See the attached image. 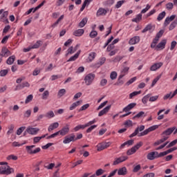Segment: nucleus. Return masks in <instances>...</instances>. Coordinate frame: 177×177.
Listing matches in <instances>:
<instances>
[{"mask_svg":"<svg viewBox=\"0 0 177 177\" xmlns=\"http://www.w3.org/2000/svg\"><path fill=\"white\" fill-rule=\"evenodd\" d=\"M143 146V142H139L138 143L136 144L134 147H131V149H129L127 152V156H132V154H134V153H136L137 150H139L140 147Z\"/></svg>","mask_w":177,"mask_h":177,"instance_id":"nucleus-3","label":"nucleus"},{"mask_svg":"<svg viewBox=\"0 0 177 177\" xmlns=\"http://www.w3.org/2000/svg\"><path fill=\"white\" fill-rule=\"evenodd\" d=\"M153 28H154V26H153V25H151V24H148V25L142 30V33L147 32V31H151V30H153Z\"/></svg>","mask_w":177,"mask_h":177,"instance_id":"nucleus-27","label":"nucleus"},{"mask_svg":"<svg viewBox=\"0 0 177 177\" xmlns=\"http://www.w3.org/2000/svg\"><path fill=\"white\" fill-rule=\"evenodd\" d=\"M26 132L29 133V135H37V133L39 132V129L28 127L26 129Z\"/></svg>","mask_w":177,"mask_h":177,"instance_id":"nucleus-10","label":"nucleus"},{"mask_svg":"<svg viewBox=\"0 0 177 177\" xmlns=\"http://www.w3.org/2000/svg\"><path fill=\"white\" fill-rule=\"evenodd\" d=\"M95 57H96V53L92 52L88 55V62H93L95 59Z\"/></svg>","mask_w":177,"mask_h":177,"instance_id":"nucleus-33","label":"nucleus"},{"mask_svg":"<svg viewBox=\"0 0 177 177\" xmlns=\"http://www.w3.org/2000/svg\"><path fill=\"white\" fill-rule=\"evenodd\" d=\"M58 132L61 136H66V135L70 132V127H68V124H67L66 127H64L61 130L58 131Z\"/></svg>","mask_w":177,"mask_h":177,"instance_id":"nucleus-9","label":"nucleus"},{"mask_svg":"<svg viewBox=\"0 0 177 177\" xmlns=\"http://www.w3.org/2000/svg\"><path fill=\"white\" fill-rule=\"evenodd\" d=\"M140 41V37L139 36H135L129 41V45H136V44H139Z\"/></svg>","mask_w":177,"mask_h":177,"instance_id":"nucleus-13","label":"nucleus"},{"mask_svg":"<svg viewBox=\"0 0 177 177\" xmlns=\"http://www.w3.org/2000/svg\"><path fill=\"white\" fill-rule=\"evenodd\" d=\"M104 63H106V57H102L101 59H100L99 62L96 64V66L100 67V66H103Z\"/></svg>","mask_w":177,"mask_h":177,"instance_id":"nucleus-36","label":"nucleus"},{"mask_svg":"<svg viewBox=\"0 0 177 177\" xmlns=\"http://www.w3.org/2000/svg\"><path fill=\"white\" fill-rule=\"evenodd\" d=\"M26 129V127H21L17 130V135L19 136L21 133H23V131Z\"/></svg>","mask_w":177,"mask_h":177,"instance_id":"nucleus-49","label":"nucleus"},{"mask_svg":"<svg viewBox=\"0 0 177 177\" xmlns=\"http://www.w3.org/2000/svg\"><path fill=\"white\" fill-rule=\"evenodd\" d=\"M93 80H95V74L88 73L84 77V82H85L86 85L89 86L93 82Z\"/></svg>","mask_w":177,"mask_h":177,"instance_id":"nucleus-5","label":"nucleus"},{"mask_svg":"<svg viewBox=\"0 0 177 177\" xmlns=\"http://www.w3.org/2000/svg\"><path fill=\"white\" fill-rule=\"evenodd\" d=\"M104 174V170H103L102 169H99L95 171V174H94V175H95V176H100V175H103Z\"/></svg>","mask_w":177,"mask_h":177,"instance_id":"nucleus-42","label":"nucleus"},{"mask_svg":"<svg viewBox=\"0 0 177 177\" xmlns=\"http://www.w3.org/2000/svg\"><path fill=\"white\" fill-rule=\"evenodd\" d=\"M90 38H96L97 37V31L92 30L89 35Z\"/></svg>","mask_w":177,"mask_h":177,"instance_id":"nucleus-44","label":"nucleus"},{"mask_svg":"<svg viewBox=\"0 0 177 177\" xmlns=\"http://www.w3.org/2000/svg\"><path fill=\"white\" fill-rule=\"evenodd\" d=\"M64 95H66V89L62 88L58 91V93H57L58 97H62V96H64Z\"/></svg>","mask_w":177,"mask_h":177,"instance_id":"nucleus-38","label":"nucleus"},{"mask_svg":"<svg viewBox=\"0 0 177 177\" xmlns=\"http://www.w3.org/2000/svg\"><path fill=\"white\" fill-rule=\"evenodd\" d=\"M85 124L82 125V124H80L76 126L73 129L75 131V132H77V131H80V129H85Z\"/></svg>","mask_w":177,"mask_h":177,"instance_id":"nucleus-40","label":"nucleus"},{"mask_svg":"<svg viewBox=\"0 0 177 177\" xmlns=\"http://www.w3.org/2000/svg\"><path fill=\"white\" fill-rule=\"evenodd\" d=\"M177 143V140H174L173 141H171L167 146V149H169V147H172L174 146H175V145H176Z\"/></svg>","mask_w":177,"mask_h":177,"instance_id":"nucleus-58","label":"nucleus"},{"mask_svg":"<svg viewBox=\"0 0 177 177\" xmlns=\"http://www.w3.org/2000/svg\"><path fill=\"white\" fill-rule=\"evenodd\" d=\"M12 172H13V169L8 165L0 167V175H10Z\"/></svg>","mask_w":177,"mask_h":177,"instance_id":"nucleus-4","label":"nucleus"},{"mask_svg":"<svg viewBox=\"0 0 177 177\" xmlns=\"http://www.w3.org/2000/svg\"><path fill=\"white\" fill-rule=\"evenodd\" d=\"M122 59H124V56L118 55L113 59V62L118 63V62H121Z\"/></svg>","mask_w":177,"mask_h":177,"instance_id":"nucleus-43","label":"nucleus"},{"mask_svg":"<svg viewBox=\"0 0 177 177\" xmlns=\"http://www.w3.org/2000/svg\"><path fill=\"white\" fill-rule=\"evenodd\" d=\"M175 129H176V127H170L168 128L167 129H166L165 131H164L161 136H169V135L172 134V132H174V131H175Z\"/></svg>","mask_w":177,"mask_h":177,"instance_id":"nucleus-8","label":"nucleus"},{"mask_svg":"<svg viewBox=\"0 0 177 177\" xmlns=\"http://www.w3.org/2000/svg\"><path fill=\"white\" fill-rule=\"evenodd\" d=\"M124 3H125L124 0L119 1L117 2L116 5L115 6V8H116V9H118L120 8V6H122V4Z\"/></svg>","mask_w":177,"mask_h":177,"instance_id":"nucleus-45","label":"nucleus"},{"mask_svg":"<svg viewBox=\"0 0 177 177\" xmlns=\"http://www.w3.org/2000/svg\"><path fill=\"white\" fill-rule=\"evenodd\" d=\"M44 116H46V118H53V117H55V113H53V111H48Z\"/></svg>","mask_w":177,"mask_h":177,"instance_id":"nucleus-37","label":"nucleus"},{"mask_svg":"<svg viewBox=\"0 0 177 177\" xmlns=\"http://www.w3.org/2000/svg\"><path fill=\"white\" fill-rule=\"evenodd\" d=\"M84 32H85L84 29H78L73 32V35H75V37H82V35H84Z\"/></svg>","mask_w":177,"mask_h":177,"instance_id":"nucleus-21","label":"nucleus"},{"mask_svg":"<svg viewBox=\"0 0 177 177\" xmlns=\"http://www.w3.org/2000/svg\"><path fill=\"white\" fill-rule=\"evenodd\" d=\"M168 139H169V136H163L160 140H158L153 143V146H158L161 145V143H164V142L168 140Z\"/></svg>","mask_w":177,"mask_h":177,"instance_id":"nucleus-15","label":"nucleus"},{"mask_svg":"<svg viewBox=\"0 0 177 177\" xmlns=\"http://www.w3.org/2000/svg\"><path fill=\"white\" fill-rule=\"evenodd\" d=\"M8 73H9V70L8 69L1 70L0 71V77H5Z\"/></svg>","mask_w":177,"mask_h":177,"instance_id":"nucleus-50","label":"nucleus"},{"mask_svg":"<svg viewBox=\"0 0 177 177\" xmlns=\"http://www.w3.org/2000/svg\"><path fill=\"white\" fill-rule=\"evenodd\" d=\"M126 160H128L127 156H121L120 158H118L113 162V165H118V164H120V162H124V161H126Z\"/></svg>","mask_w":177,"mask_h":177,"instance_id":"nucleus-11","label":"nucleus"},{"mask_svg":"<svg viewBox=\"0 0 177 177\" xmlns=\"http://www.w3.org/2000/svg\"><path fill=\"white\" fill-rule=\"evenodd\" d=\"M165 45H167V39H162L157 46L156 49H165Z\"/></svg>","mask_w":177,"mask_h":177,"instance_id":"nucleus-20","label":"nucleus"},{"mask_svg":"<svg viewBox=\"0 0 177 177\" xmlns=\"http://www.w3.org/2000/svg\"><path fill=\"white\" fill-rule=\"evenodd\" d=\"M143 116L146 117V115H145V111H140L138 114L133 116L132 119L135 120V118H142Z\"/></svg>","mask_w":177,"mask_h":177,"instance_id":"nucleus-29","label":"nucleus"},{"mask_svg":"<svg viewBox=\"0 0 177 177\" xmlns=\"http://www.w3.org/2000/svg\"><path fill=\"white\" fill-rule=\"evenodd\" d=\"M32 97H33L32 95H28L25 100L26 104H27V103H30V102H31V100H32Z\"/></svg>","mask_w":177,"mask_h":177,"instance_id":"nucleus-60","label":"nucleus"},{"mask_svg":"<svg viewBox=\"0 0 177 177\" xmlns=\"http://www.w3.org/2000/svg\"><path fill=\"white\" fill-rule=\"evenodd\" d=\"M41 44H42V41L41 40H39L31 48L32 49H38V48L41 46Z\"/></svg>","mask_w":177,"mask_h":177,"instance_id":"nucleus-35","label":"nucleus"},{"mask_svg":"<svg viewBox=\"0 0 177 177\" xmlns=\"http://www.w3.org/2000/svg\"><path fill=\"white\" fill-rule=\"evenodd\" d=\"M34 147H35V145H29L26 147V150L28 154L32 156V154H37V153H39V151H41V148L37 147L34 149Z\"/></svg>","mask_w":177,"mask_h":177,"instance_id":"nucleus-2","label":"nucleus"},{"mask_svg":"<svg viewBox=\"0 0 177 177\" xmlns=\"http://www.w3.org/2000/svg\"><path fill=\"white\" fill-rule=\"evenodd\" d=\"M64 19V15H61L59 18L57 20V21L51 26V27H53V28H55V27H56V26H57V24H59V23H60V21H62V20H63Z\"/></svg>","mask_w":177,"mask_h":177,"instance_id":"nucleus-30","label":"nucleus"},{"mask_svg":"<svg viewBox=\"0 0 177 177\" xmlns=\"http://www.w3.org/2000/svg\"><path fill=\"white\" fill-rule=\"evenodd\" d=\"M114 85H116L118 86H121V85H124V80L121 79H118L117 82H115Z\"/></svg>","mask_w":177,"mask_h":177,"instance_id":"nucleus-55","label":"nucleus"},{"mask_svg":"<svg viewBox=\"0 0 177 177\" xmlns=\"http://www.w3.org/2000/svg\"><path fill=\"white\" fill-rule=\"evenodd\" d=\"M81 53V50H80L79 51H77V53L76 54H75L73 56L71 57L67 62H75V60H77V59H78L80 54Z\"/></svg>","mask_w":177,"mask_h":177,"instance_id":"nucleus-23","label":"nucleus"},{"mask_svg":"<svg viewBox=\"0 0 177 177\" xmlns=\"http://www.w3.org/2000/svg\"><path fill=\"white\" fill-rule=\"evenodd\" d=\"M49 97V91H45L42 94V99L43 100H46Z\"/></svg>","mask_w":177,"mask_h":177,"instance_id":"nucleus-41","label":"nucleus"},{"mask_svg":"<svg viewBox=\"0 0 177 177\" xmlns=\"http://www.w3.org/2000/svg\"><path fill=\"white\" fill-rule=\"evenodd\" d=\"M140 20H142V14H138L136 15V18L131 20V21L133 23H139Z\"/></svg>","mask_w":177,"mask_h":177,"instance_id":"nucleus-28","label":"nucleus"},{"mask_svg":"<svg viewBox=\"0 0 177 177\" xmlns=\"http://www.w3.org/2000/svg\"><path fill=\"white\" fill-rule=\"evenodd\" d=\"M136 106V102L131 103L129 105H127V106H125L123 109L122 111H124V113H128V111H131V110H132V109H133Z\"/></svg>","mask_w":177,"mask_h":177,"instance_id":"nucleus-14","label":"nucleus"},{"mask_svg":"<svg viewBox=\"0 0 177 177\" xmlns=\"http://www.w3.org/2000/svg\"><path fill=\"white\" fill-rule=\"evenodd\" d=\"M110 109H111V105H109L106 106L104 109L100 111L98 113V117H102V115H104V114H106V113H109L110 111Z\"/></svg>","mask_w":177,"mask_h":177,"instance_id":"nucleus-16","label":"nucleus"},{"mask_svg":"<svg viewBox=\"0 0 177 177\" xmlns=\"http://www.w3.org/2000/svg\"><path fill=\"white\" fill-rule=\"evenodd\" d=\"M124 125L126 127H133V124H132V120H128L126 122H124Z\"/></svg>","mask_w":177,"mask_h":177,"instance_id":"nucleus-56","label":"nucleus"},{"mask_svg":"<svg viewBox=\"0 0 177 177\" xmlns=\"http://www.w3.org/2000/svg\"><path fill=\"white\" fill-rule=\"evenodd\" d=\"M166 9H167V10H172V9H174V3H167Z\"/></svg>","mask_w":177,"mask_h":177,"instance_id":"nucleus-54","label":"nucleus"},{"mask_svg":"<svg viewBox=\"0 0 177 177\" xmlns=\"http://www.w3.org/2000/svg\"><path fill=\"white\" fill-rule=\"evenodd\" d=\"M127 174L128 170L127 169L126 167H121L118 170V175L124 176V175H127Z\"/></svg>","mask_w":177,"mask_h":177,"instance_id":"nucleus-18","label":"nucleus"},{"mask_svg":"<svg viewBox=\"0 0 177 177\" xmlns=\"http://www.w3.org/2000/svg\"><path fill=\"white\" fill-rule=\"evenodd\" d=\"M110 78L112 80H115L117 78V72H115V71L111 72V75H110Z\"/></svg>","mask_w":177,"mask_h":177,"instance_id":"nucleus-53","label":"nucleus"},{"mask_svg":"<svg viewBox=\"0 0 177 177\" xmlns=\"http://www.w3.org/2000/svg\"><path fill=\"white\" fill-rule=\"evenodd\" d=\"M58 135H59V131H57V132L51 134L50 136H48L46 138V139H52L53 138H56V136H58Z\"/></svg>","mask_w":177,"mask_h":177,"instance_id":"nucleus-63","label":"nucleus"},{"mask_svg":"<svg viewBox=\"0 0 177 177\" xmlns=\"http://www.w3.org/2000/svg\"><path fill=\"white\" fill-rule=\"evenodd\" d=\"M110 145H111V143L110 142L100 143L97 145V151H102V150H104V149H107V147H110Z\"/></svg>","mask_w":177,"mask_h":177,"instance_id":"nucleus-7","label":"nucleus"},{"mask_svg":"<svg viewBox=\"0 0 177 177\" xmlns=\"http://www.w3.org/2000/svg\"><path fill=\"white\" fill-rule=\"evenodd\" d=\"M20 85L22 89L24 88H30V83H28V82H24Z\"/></svg>","mask_w":177,"mask_h":177,"instance_id":"nucleus-47","label":"nucleus"},{"mask_svg":"<svg viewBox=\"0 0 177 177\" xmlns=\"http://www.w3.org/2000/svg\"><path fill=\"white\" fill-rule=\"evenodd\" d=\"M75 136L74 134H72L71 137L66 136L63 140V143H64V145H67L70 143V142H75Z\"/></svg>","mask_w":177,"mask_h":177,"instance_id":"nucleus-12","label":"nucleus"},{"mask_svg":"<svg viewBox=\"0 0 177 177\" xmlns=\"http://www.w3.org/2000/svg\"><path fill=\"white\" fill-rule=\"evenodd\" d=\"M142 91H133V93L129 94V99H132L133 97L137 96V95H140Z\"/></svg>","mask_w":177,"mask_h":177,"instance_id":"nucleus-39","label":"nucleus"},{"mask_svg":"<svg viewBox=\"0 0 177 177\" xmlns=\"http://www.w3.org/2000/svg\"><path fill=\"white\" fill-rule=\"evenodd\" d=\"M150 96H151V94H147V95L144 96L142 99V102L143 104H146L150 98Z\"/></svg>","mask_w":177,"mask_h":177,"instance_id":"nucleus-34","label":"nucleus"},{"mask_svg":"<svg viewBox=\"0 0 177 177\" xmlns=\"http://www.w3.org/2000/svg\"><path fill=\"white\" fill-rule=\"evenodd\" d=\"M44 117H45L44 115H42V114L38 115L36 118L35 122H39V121H41L42 118H44Z\"/></svg>","mask_w":177,"mask_h":177,"instance_id":"nucleus-59","label":"nucleus"},{"mask_svg":"<svg viewBox=\"0 0 177 177\" xmlns=\"http://www.w3.org/2000/svg\"><path fill=\"white\" fill-rule=\"evenodd\" d=\"M107 14V10H106L104 8H100L97 11V16H105V15Z\"/></svg>","mask_w":177,"mask_h":177,"instance_id":"nucleus-22","label":"nucleus"},{"mask_svg":"<svg viewBox=\"0 0 177 177\" xmlns=\"http://www.w3.org/2000/svg\"><path fill=\"white\" fill-rule=\"evenodd\" d=\"M8 56H10V51L6 47H3L0 53V62L2 63V57Z\"/></svg>","mask_w":177,"mask_h":177,"instance_id":"nucleus-6","label":"nucleus"},{"mask_svg":"<svg viewBox=\"0 0 177 177\" xmlns=\"http://www.w3.org/2000/svg\"><path fill=\"white\" fill-rule=\"evenodd\" d=\"M176 26H177L176 22L173 21V22L170 24V26H169V31H172V30H174V28H175V27H176Z\"/></svg>","mask_w":177,"mask_h":177,"instance_id":"nucleus-57","label":"nucleus"},{"mask_svg":"<svg viewBox=\"0 0 177 177\" xmlns=\"http://www.w3.org/2000/svg\"><path fill=\"white\" fill-rule=\"evenodd\" d=\"M140 168H141L140 165H136V167H133V172H135V173L139 172V171H140Z\"/></svg>","mask_w":177,"mask_h":177,"instance_id":"nucleus-64","label":"nucleus"},{"mask_svg":"<svg viewBox=\"0 0 177 177\" xmlns=\"http://www.w3.org/2000/svg\"><path fill=\"white\" fill-rule=\"evenodd\" d=\"M86 23H88V18L85 17L79 23L78 27L82 28V27H85Z\"/></svg>","mask_w":177,"mask_h":177,"instance_id":"nucleus-26","label":"nucleus"},{"mask_svg":"<svg viewBox=\"0 0 177 177\" xmlns=\"http://www.w3.org/2000/svg\"><path fill=\"white\" fill-rule=\"evenodd\" d=\"M154 152H150L147 154V160H150L151 161H153V160H156V157L154 156Z\"/></svg>","mask_w":177,"mask_h":177,"instance_id":"nucleus-31","label":"nucleus"},{"mask_svg":"<svg viewBox=\"0 0 177 177\" xmlns=\"http://www.w3.org/2000/svg\"><path fill=\"white\" fill-rule=\"evenodd\" d=\"M163 111H165V109H161L158 112V120H163L164 119V115H160L161 114V113H162Z\"/></svg>","mask_w":177,"mask_h":177,"instance_id":"nucleus-46","label":"nucleus"},{"mask_svg":"<svg viewBox=\"0 0 177 177\" xmlns=\"http://www.w3.org/2000/svg\"><path fill=\"white\" fill-rule=\"evenodd\" d=\"M161 78L160 75L157 76L152 82L151 84V86H154V85H156V84H157V82H158V81L160 80V79Z\"/></svg>","mask_w":177,"mask_h":177,"instance_id":"nucleus-52","label":"nucleus"},{"mask_svg":"<svg viewBox=\"0 0 177 177\" xmlns=\"http://www.w3.org/2000/svg\"><path fill=\"white\" fill-rule=\"evenodd\" d=\"M56 128H59V122H54L51 124L48 129V132H51L53 129H56Z\"/></svg>","mask_w":177,"mask_h":177,"instance_id":"nucleus-24","label":"nucleus"},{"mask_svg":"<svg viewBox=\"0 0 177 177\" xmlns=\"http://www.w3.org/2000/svg\"><path fill=\"white\" fill-rule=\"evenodd\" d=\"M164 32H165V30H160L157 34L156 37L159 39L161 38L162 37V35H164Z\"/></svg>","mask_w":177,"mask_h":177,"instance_id":"nucleus-48","label":"nucleus"},{"mask_svg":"<svg viewBox=\"0 0 177 177\" xmlns=\"http://www.w3.org/2000/svg\"><path fill=\"white\" fill-rule=\"evenodd\" d=\"M158 125H153L145 130V125L138 126V127H136L134 132L129 136V138H135V136H137L139 138L142 136H146V135H148L149 133L153 132V131H156V129H158Z\"/></svg>","mask_w":177,"mask_h":177,"instance_id":"nucleus-1","label":"nucleus"},{"mask_svg":"<svg viewBox=\"0 0 177 177\" xmlns=\"http://www.w3.org/2000/svg\"><path fill=\"white\" fill-rule=\"evenodd\" d=\"M7 160H13L14 161H16V160H17V156L15 155H10L7 157Z\"/></svg>","mask_w":177,"mask_h":177,"instance_id":"nucleus-62","label":"nucleus"},{"mask_svg":"<svg viewBox=\"0 0 177 177\" xmlns=\"http://www.w3.org/2000/svg\"><path fill=\"white\" fill-rule=\"evenodd\" d=\"M86 109H89V104H86L83 105L80 109L79 111H84V110H86Z\"/></svg>","mask_w":177,"mask_h":177,"instance_id":"nucleus-61","label":"nucleus"},{"mask_svg":"<svg viewBox=\"0 0 177 177\" xmlns=\"http://www.w3.org/2000/svg\"><path fill=\"white\" fill-rule=\"evenodd\" d=\"M31 116V110H27L24 113V117L25 118H28Z\"/></svg>","mask_w":177,"mask_h":177,"instance_id":"nucleus-51","label":"nucleus"},{"mask_svg":"<svg viewBox=\"0 0 177 177\" xmlns=\"http://www.w3.org/2000/svg\"><path fill=\"white\" fill-rule=\"evenodd\" d=\"M15 60H16V56L12 55L8 58L6 63L7 64H9L10 66L13 64V63H15Z\"/></svg>","mask_w":177,"mask_h":177,"instance_id":"nucleus-25","label":"nucleus"},{"mask_svg":"<svg viewBox=\"0 0 177 177\" xmlns=\"http://www.w3.org/2000/svg\"><path fill=\"white\" fill-rule=\"evenodd\" d=\"M167 13L165 12V11H163L161 13H160L157 17L158 21H161V20H162V19L165 17Z\"/></svg>","mask_w":177,"mask_h":177,"instance_id":"nucleus-32","label":"nucleus"},{"mask_svg":"<svg viewBox=\"0 0 177 177\" xmlns=\"http://www.w3.org/2000/svg\"><path fill=\"white\" fill-rule=\"evenodd\" d=\"M82 103V100L73 102L71 105L69 110L71 111L75 110V109H77V107H78V106H80Z\"/></svg>","mask_w":177,"mask_h":177,"instance_id":"nucleus-19","label":"nucleus"},{"mask_svg":"<svg viewBox=\"0 0 177 177\" xmlns=\"http://www.w3.org/2000/svg\"><path fill=\"white\" fill-rule=\"evenodd\" d=\"M162 62H158L156 63L153 65H152L150 68L151 71H156L158 70V68H160V67H162Z\"/></svg>","mask_w":177,"mask_h":177,"instance_id":"nucleus-17","label":"nucleus"}]
</instances>
